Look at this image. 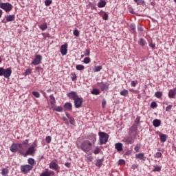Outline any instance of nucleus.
<instances>
[{
    "mask_svg": "<svg viewBox=\"0 0 176 176\" xmlns=\"http://www.w3.org/2000/svg\"><path fill=\"white\" fill-rule=\"evenodd\" d=\"M99 140L100 142V145H104L108 142V139L109 138V135L105 132H99Z\"/></svg>",
    "mask_w": 176,
    "mask_h": 176,
    "instance_id": "39448f33",
    "label": "nucleus"
},
{
    "mask_svg": "<svg viewBox=\"0 0 176 176\" xmlns=\"http://www.w3.org/2000/svg\"><path fill=\"white\" fill-rule=\"evenodd\" d=\"M100 148L96 146L93 152L94 155H98V153H100Z\"/></svg>",
    "mask_w": 176,
    "mask_h": 176,
    "instance_id": "4c0bfd02",
    "label": "nucleus"
},
{
    "mask_svg": "<svg viewBox=\"0 0 176 176\" xmlns=\"http://www.w3.org/2000/svg\"><path fill=\"white\" fill-rule=\"evenodd\" d=\"M50 102L51 107H54V105H56V98H54L53 95L50 96Z\"/></svg>",
    "mask_w": 176,
    "mask_h": 176,
    "instance_id": "412c9836",
    "label": "nucleus"
},
{
    "mask_svg": "<svg viewBox=\"0 0 176 176\" xmlns=\"http://www.w3.org/2000/svg\"><path fill=\"white\" fill-rule=\"evenodd\" d=\"M31 170H32V167L30 166V165H28V164L21 166V173H23V174H27V173H30V171H31Z\"/></svg>",
    "mask_w": 176,
    "mask_h": 176,
    "instance_id": "6e6552de",
    "label": "nucleus"
},
{
    "mask_svg": "<svg viewBox=\"0 0 176 176\" xmlns=\"http://www.w3.org/2000/svg\"><path fill=\"white\" fill-rule=\"evenodd\" d=\"M129 28H131L132 30V31H135V24L131 23L129 25Z\"/></svg>",
    "mask_w": 176,
    "mask_h": 176,
    "instance_id": "3c124183",
    "label": "nucleus"
},
{
    "mask_svg": "<svg viewBox=\"0 0 176 176\" xmlns=\"http://www.w3.org/2000/svg\"><path fill=\"white\" fill-rule=\"evenodd\" d=\"M162 124V121L160 120L155 119L153 121V126L154 127H159Z\"/></svg>",
    "mask_w": 176,
    "mask_h": 176,
    "instance_id": "4be33fe9",
    "label": "nucleus"
},
{
    "mask_svg": "<svg viewBox=\"0 0 176 176\" xmlns=\"http://www.w3.org/2000/svg\"><path fill=\"white\" fill-rule=\"evenodd\" d=\"M160 140L161 142H166V141H167V135L166 134L160 135Z\"/></svg>",
    "mask_w": 176,
    "mask_h": 176,
    "instance_id": "cd10ccee",
    "label": "nucleus"
},
{
    "mask_svg": "<svg viewBox=\"0 0 176 176\" xmlns=\"http://www.w3.org/2000/svg\"><path fill=\"white\" fill-rule=\"evenodd\" d=\"M138 31H140V32H142V31H144V28H142V27L139 26L138 27Z\"/></svg>",
    "mask_w": 176,
    "mask_h": 176,
    "instance_id": "680f3d73",
    "label": "nucleus"
},
{
    "mask_svg": "<svg viewBox=\"0 0 176 176\" xmlns=\"http://www.w3.org/2000/svg\"><path fill=\"white\" fill-rule=\"evenodd\" d=\"M52 174H54L53 170H49V169H45V171L43 172L40 176H50Z\"/></svg>",
    "mask_w": 176,
    "mask_h": 176,
    "instance_id": "2eb2a0df",
    "label": "nucleus"
},
{
    "mask_svg": "<svg viewBox=\"0 0 176 176\" xmlns=\"http://www.w3.org/2000/svg\"><path fill=\"white\" fill-rule=\"evenodd\" d=\"M85 56H90V50H86L84 52Z\"/></svg>",
    "mask_w": 176,
    "mask_h": 176,
    "instance_id": "13d9d810",
    "label": "nucleus"
},
{
    "mask_svg": "<svg viewBox=\"0 0 176 176\" xmlns=\"http://www.w3.org/2000/svg\"><path fill=\"white\" fill-rule=\"evenodd\" d=\"M73 34L74 35V36H79V34H80V32H79V30L78 29H75L73 32Z\"/></svg>",
    "mask_w": 176,
    "mask_h": 176,
    "instance_id": "a19ab883",
    "label": "nucleus"
},
{
    "mask_svg": "<svg viewBox=\"0 0 176 176\" xmlns=\"http://www.w3.org/2000/svg\"><path fill=\"white\" fill-rule=\"evenodd\" d=\"M92 145L93 144H91L90 141L85 140L81 143L80 146V149H81L85 153H87V152H90L91 151Z\"/></svg>",
    "mask_w": 176,
    "mask_h": 176,
    "instance_id": "7ed1b4c3",
    "label": "nucleus"
},
{
    "mask_svg": "<svg viewBox=\"0 0 176 176\" xmlns=\"http://www.w3.org/2000/svg\"><path fill=\"white\" fill-rule=\"evenodd\" d=\"M28 162L30 164L29 166L32 167V168H34V166H35V160L33 158H29L28 160Z\"/></svg>",
    "mask_w": 176,
    "mask_h": 176,
    "instance_id": "bb28decb",
    "label": "nucleus"
},
{
    "mask_svg": "<svg viewBox=\"0 0 176 176\" xmlns=\"http://www.w3.org/2000/svg\"><path fill=\"white\" fill-rule=\"evenodd\" d=\"M0 8L5 10L6 13H9L13 9V6L10 3H0Z\"/></svg>",
    "mask_w": 176,
    "mask_h": 176,
    "instance_id": "423d86ee",
    "label": "nucleus"
},
{
    "mask_svg": "<svg viewBox=\"0 0 176 176\" xmlns=\"http://www.w3.org/2000/svg\"><path fill=\"white\" fill-rule=\"evenodd\" d=\"M157 107V103L156 102H152L151 104V108H156Z\"/></svg>",
    "mask_w": 176,
    "mask_h": 176,
    "instance_id": "603ef678",
    "label": "nucleus"
},
{
    "mask_svg": "<svg viewBox=\"0 0 176 176\" xmlns=\"http://www.w3.org/2000/svg\"><path fill=\"white\" fill-rule=\"evenodd\" d=\"M42 61V56L41 55H36L34 56V60L31 63L33 65H39Z\"/></svg>",
    "mask_w": 176,
    "mask_h": 176,
    "instance_id": "1a4fd4ad",
    "label": "nucleus"
},
{
    "mask_svg": "<svg viewBox=\"0 0 176 176\" xmlns=\"http://www.w3.org/2000/svg\"><path fill=\"white\" fill-rule=\"evenodd\" d=\"M102 69V66H96L95 67L94 72H100Z\"/></svg>",
    "mask_w": 176,
    "mask_h": 176,
    "instance_id": "ea45409f",
    "label": "nucleus"
},
{
    "mask_svg": "<svg viewBox=\"0 0 176 176\" xmlns=\"http://www.w3.org/2000/svg\"><path fill=\"white\" fill-rule=\"evenodd\" d=\"M66 116H67V118H68L69 120L71 118H72V117L69 113H67V114H66Z\"/></svg>",
    "mask_w": 176,
    "mask_h": 176,
    "instance_id": "338daca9",
    "label": "nucleus"
},
{
    "mask_svg": "<svg viewBox=\"0 0 176 176\" xmlns=\"http://www.w3.org/2000/svg\"><path fill=\"white\" fill-rule=\"evenodd\" d=\"M32 70L31 69H27L25 72V76L31 75Z\"/></svg>",
    "mask_w": 176,
    "mask_h": 176,
    "instance_id": "58836bf2",
    "label": "nucleus"
},
{
    "mask_svg": "<svg viewBox=\"0 0 176 176\" xmlns=\"http://www.w3.org/2000/svg\"><path fill=\"white\" fill-rule=\"evenodd\" d=\"M105 105H107V100H105V99H103L102 101V108H105Z\"/></svg>",
    "mask_w": 176,
    "mask_h": 176,
    "instance_id": "6e6d98bb",
    "label": "nucleus"
},
{
    "mask_svg": "<svg viewBox=\"0 0 176 176\" xmlns=\"http://www.w3.org/2000/svg\"><path fill=\"white\" fill-rule=\"evenodd\" d=\"M49 168H51V170H54L55 171H57L59 168L58 164L54 162L50 163Z\"/></svg>",
    "mask_w": 176,
    "mask_h": 176,
    "instance_id": "4468645a",
    "label": "nucleus"
},
{
    "mask_svg": "<svg viewBox=\"0 0 176 176\" xmlns=\"http://www.w3.org/2000/svg\"><path fill=\"white\" fill-rule=\"evenodd\" d=\"M107 5V1L104 0H100V1L98 3V8H105Z\"/></svg>",
    "mask_w": 176,
    "mask_h": 176,
    "instance_id": "a878e982",
    "label": "nucleus"
},
{
    "mask_svg": "<svg viewBox=\"0 0 176 176\" xmlns=\"http://www.w3.org/2000/svg\"><path fill=\"white\" fill-rule=\"evenodd\" d=\"M39 28L41 29L42 31H45V30H47V23H43L39 26Z\"/></svg>",
    "mask_w": 176,
    "mask_h": 176,
    "instance_id": "7c9ffc66",
    "label": "nucleus"
},
{
    "mask_svg": "<svg viewBox=\"0 0 176 176\" xmlns=\"http://www.w3.org/2000/svg\"><path fill=\"white\" fill-rule=\"evenodd\" d=\"M53 1L52 0H45V6H50L51 3H52Z\"/></svg>",
    "mask_w": 176,
    "mask_h": 176,
    "instance_id": "37998d69",
    "label": "nucleus"
},
{
    "mask_svg": "<svg viewBox=\"0 0 176 176\" xmlns=\"http://www.w3.org/2000/svg\"><path fill=\"white\" fill-rule=\"evenodd\" d=\"M91 94H94L95 96H98V94H100V90L97 89H94L91 91Z\"/></svg>",
    "mask_w": 176,
    "mask_h": 176,
    "instance_id": "c9c22d12",
    "label": "nucleus"
},
{
    "mask_svg": "<svg viewBox=\"0 0 176 176\" xmlns=\"http://www.w3.org/2000/svg\"><path fill=\"white\" fill-rule=\"evenodd\" d=\"M88 138H89V140H90V141H91L92 144H96V141H97V137H96V134L91 133L88 136Z\"/></svg>",
    "mask_w": 176,
    "mask_h": 176,
    "instance_id": "dca6fc26",
    "label": "nucleus"
},
{
    "mask_svg": "<svg viewBox=\"0 0 176 176\" xmlns=\"http://www.w3.org/2000/svg\"><path fill=\"white\" fill-rule=\"evenodd\" d=\"M76 69H77V71H83V69H85V66L82 65H77L76 66Z\"/></svg>",
    "mask_w": 176,
    "mask_h": 176,
    "instance_id": "473e14b6",
    "label": "nucleus"
},
{
    "mask_svg": "<svg viewBox=\"0 0 176 176\" xmlns=\"http://www.w3.org/2000/svg\"><path fill=\"white\" fill-rule=\"evenodd\" d=\"M120 96H124L126 97L129 94V91L127 89H124L120 92Z\"/></svg>",
    "mask_w": 176,
    "mask_h": 176,
    "instance_id": "72a5a7b5",
    "label": "nucleus"
},
{
    "mask_svg": "<svg viewBox=\"0 0 176 176\" xmlns=\"http://www.w3.org/2000/svg\"><path fill=\"white\" fill-rule=\"evenodd\" d=\"M149 46H150V47H152V49H155V47H156V45H155V43H151L149 44Z\"/></svg>",
    "mask_w": 176,
    "mask_h": 176,
    "instance_id": "052dcab7",
    "label": "nucleus"
},
{
    "mask_svg": "<svg viewBox=\"0 0 176 176\" xmlns=\"http://www.w3.org/2000/svg\"><path fill=\"white\" fill-rule=\"evenodd\" d=\"M134 150L135 151V152H138L140 151V147L138 146V145H136L135 146Z\"/></svg>",
    "mask_w": 176,
    "mask_h": 176,
    "instance_id": "e2e57ef3",
    "label": "nucleus"
},
{
    "mask_svg": "<svg viewBox=\"0 0 176 176\" xmlns=\"http://www.w3.org/2000/svg\"><path fill=\"white\" fill-rule=\"evenodd\" d=\"M137 85H138V81H137V80L131 81V85L132 86V87H135V86H137Z\"/></svg>",
    "mask_w": 176,
    "mask_h": 176,
    "instance_id": "de8ad7c7",
    "label": "nucleus"
},
{
    "mask_svg": "<svg viewBox=\"0 0 176 176\" xmlns=\"http://www.w3.org/2000/svg\"><path fill=\"white\" fill-rule=\"evenodd\" d=\"M15 19H16V16H14V14L8 15L6 17V20L7 22L14 21Z\"/></svg>",
    "mask_w": 176,
    "mask_h": 176,
    "instance_id": "b1692460",
    "label": "nucleus"
},
{
    "mask_svg": "<svg viewBox=\"0 0 176 176\" xmlns=\"http://www.w3.org/2000/svg\"><path fill=\"white\" fill-rule=\"evenodd\" d=\"M151 6H155V1H151Z\"/></svg>",
    "mask_w": 176,
    "mask_h": 176,
    "instance_id": "774afa93",
    "label": "nucleus"
},
{
    "mask_svg": "<svg viewBox=\"0 0 176 176\" xmlns=\"http://www.w3.org/2000/svg\"><path fill=\"white\" fill-rule=\"evenodd\" d=\"M60 53L62 56H67V53H68V44L65 43L60 46Z\"/></svg>",
    "mask_w": 176,
    "mask_h": 176,
    "instance_id": "9d476101",
    "label": "nucleus"
},
{
    "mask_svg": "<svg viewBox=\"0 0 176 176\" xmlns=\"http://www.w3.org/2000/svg\"><path fill=\"white\" fill-rule=\"evenodd\" d=\"M122 141L126 145H130L131 144H134V138L131 136L124 138Z\"/></svg>",
    "mask_w": 176,
    "mask_h": 176,
    "instance_id": "f8f14e48",
    "label": "nucleus"
},
{
    "mask_svg": "<svg viewBox=\"0 0 176 176\" xmlns=\"http://www.w3.org/2000/svg\"><path fill=\"white\" fill-rule=\"evenodd\" d=\"M71 79L72 82H75V80H76V74L75 73L72 74Z\"/></svg>",
    "mask_w": 176,
    "mask_h": 176,
    "instance_id": "09e8293b",
    "label": "nucleus"
},
{
    "mask_svg": "<svg viewBox=\"0 0 176 176\" xmlns=\"http://www.w3.org/2000/svg\"><path fill=\"white\" fill-rule=\"evenodd\" d=\"M29 142L30 140L28 139V144L26 145V147H23V149H25V151H23L22 156H24V157L28 155L34 156V155H35V152H36V147L38 146V144L36 143V142H34L30 147L28 148Z\"/></svg>",
    "mask_w": 176,
    "mask_h": 176,
    "instance_id": "f03ea898",
    "label": "nucleus"
},
{
    "mask_svg": "<svg viewBox=\"0 0 176 176\" xmlns=\"http://www.w3.org/2000/svg\"><path fill=\"white\" fill-rule=\"evenodd\" d=\"M12 75V67L4 69L0 67V76H3L6 79H9Z\"/></svg>",
    "mask_w": 176,
    "mask_h": 176,
    "instance_id": "20e7f679",
    "label": "nucleus"
},
{
    "mask_svg": "<svg viewBox=\"0 0 176 176\" xmlns=\"http://www.w3.org/2000/svg\"><path fill=\"white\" fill-rule=\"evenodd\" d=\"M70 124H72L73 126H75V119L74 118H72L69 119Z\"/></svg>",
    "mask_w": 176,
    "mask_h": 176,
    "instance_id": "864d4df0",
    "label": "nucleus"
},
{
    "mask_svg": "<svg viewBox=\"0 0 176 176\" xmlns=\"http://www.w3.org/2000/svg\"><path fill=\"white\" fill-rule=\"evenodd\" d=\"M109 89V82L102 83L100 86V89L102 91H104V90H108Z\"/></svg>",
    "mask_w": 176,
    "mask_h": 176,
    "instance_id": "f3484780",
    "label": "nucleus"
},
{
    "mask_svg": "<svg viewBox=\"0 0 176 176\" xmlns=\"http://www.w3.org/2000/svg\"><path fill=\"white\" fill-rule=\"evenodd\" d=\"M171 108H173V105L169 104L168 106H167L166 107V112H170V111H171Z\"/></svg>",
    "mask_w": 176,
    "mask_h": 176,
    "instance_id": "5fc2aeb1",
    "label": "nucleus"
},
{
    "mask_svg": "<svg viewBox=\"0 0 176 176\" xmlns=\"http://www.w3.org/2000/svg\"><path fill=\"white\" fill-rule=\"evenodd\" d=\"M9 174V169L8 168H3L1 170V175L6 176Z\"/></svg>",
    "mask_w": 176,
    "mask_h": 176,
    "instance_id": "c756f323",
    "label": "nucleus"
},
{
    "mask_svg": "<svg viewBox=\"0 0 176 176\" xmlns=\"http://www.w3.org/2000/svg\"><path fill=\"white\" fill-rule=\"evenodd\" d=\"M137 5H145V1L144 0H133Z\"/></svg>",
    "mask_w": 176,
    "mask_h": 176,
    "instance_id": "f704fd0d",
    "label": "nucleus"
},
{
    "mask_svg": "<svg viewBox=\"0 0 176 176\" xmlns=\"http://www.w3.org/2000/svg\"><path fill=\"white\" fill-rule=\"evenodd\" d=\"M108 17H109L108 14L104 13V14H103V16H102L103 20H108Z\"/></svg>",
    "mask_w": 176,
    "mask_h": 176,
    "instance_id": "4d7b16f0",
    "label": "nucleus"
},
{
    "mask_svg": "<svg viewBox=\"0 0 176 176\" xmlns=\"http://www.w3.org/2000/svg\"><path fill=\"white\" fill-rule=\"evenodd\" d=\"M87 162H93V157L92 156L87 157Z\"/></svg>",
    "mask_w": 176,
    "mask_h": 176,
    "instance_id": "bf43d9fd",
    "label": "nucleus"
},
{
    "mask_svg": "<svg viewBox=\"0 0 176 176\" xmlns=\"http://www.w3.org/2000/svg\"><path fill=\"white\" fill-rule=\"evenodd\" d=\"M74 104L75 108H81L83 105V98L78 97L76 100H74Z\"/></svg>",
    "mask_w": 176,
    "mask_h": 176,
    "instance_id": "0eeeda50",
    "label": "nucleus"
},
{
    "mask_svg": "<svg viewBox=\"0 0 176 176\" xmlns=\"http://www.w3.org/2000/svg\"><path fill=\"white\" fill-rule=\"evenodd\" d=\"M103 162H104V160H96V167H98L99 168H100V167L102 166Z\"/></svg>",
    "mask_w": 176,
    "mask_h": 176,
    "instance_id": "c85d7f7f",
    "label": "nucleus"
},
{
    "mask_svg": "<svg viewBox=\"0 0 176 176\" xmlns=\"http://www.w3.org/2000/svg\"><path fill=\"white\" fill-rule=\"evenodd\" d=\"M45 141L47 144H50V142H52V136H47L45 138Z\"/></svg>",
    "mask_w": 176,
    "mask_h": 176,
    "instance_id": "c03bdc74",
    "label": "nucleus"
},
{
    "mask_svg": "<svg viewBox=\"0 0 176 176\" xmlns=\"http://www.w3.org/2000/svg\"><path fill=\"white\" fill-rule=\"evenodd\" d=\"M115 148L118 152H122L123 151V144L122 143H116Z\"/></svg>",
    "mask_w": 176,
    "mask_h": 176,
    "instance_id": "a211bd4d",
    "label": "nucleus"
},
{
    "mask_svg": "<svg viewBox=\"0 0 176 176\" xmlns=\"http://www.w3.org/2000/svg\"><path fill=\"white\" fill-rule=\"evenodd\" d=\"M162 153L157 152L155 153V157H156L157 159H160V157H162Z\"/></svg>",
    "mask_w": 176,
    "mask_h": 176,
    "instance_id": "8fccbe9b",
    "label": "nucleus"
},
{
    "mask_svg": "<svg viewBox=\"0 0 176 176\" xmlns=\"http://www.w3.org/2000/svg\"><path fill=\"white\" fill-rule=\"evenodd\" d=\"M67 97L70 98V100H73L74 101L76 100L79 96L78 95V93L76 91H71L67 94Z\"/></svg>",
    "mask_w": 176,
    "mask_h": 176,
    "instance_id": "9b49d317",
    "label": "nucleus"
},
{
    "mask_svg": "<svg viewBox=\"0 0 176 176\" xmlns=\"http://www.w3.org/2000/svg\"><path fill=\"white\" fill-rule=\"evenodd\" d=\"M155 96L157 98H162V97H163V92L157 91L155 93Z\"/></svg>",
    "mask_w": 176,
    "mask_h": 176,
    "instance_id": "2f4dec72",
    "label": "nucleus"
},
{
    "mask_svg": "<svg viewBox=\"0 0 176 176\" xmlns=\"http://www.w3.org/2000/svg\"><path fill=\"white\" fill-rule=\"evenodd\" d=\"M135 157H136V159H140V160H143V161L146 160V157H145V155L142 153L136 154Z\"/></svg>",
    "mask_w": 176,
    "mask_h": 176,
    "instance_id": "aec40b11",
    "label": "nucleus"
},
{
    "mask_svg": "<svg viewBox=\"0 0 176 176\" xmlns=\"http://www.w3.org/2000/svg\"><path fill=\"white\" fill-rule=\"evenodd\" d=\"M64 109H65V111H72V103L66 102L64 104Z\"/></svg>",
    "mask_w": 176,
    "mask_h": 176,
    "instance_id": "6ab92c4d",
    "label": "nucleus"
},
{
    "mask_svg": "<svg viewBox=\"0 0 176 176\" xmlns=\"http://www.w3.org/2000/svg\"><path fill=\"white\" fill-rule=\"evenodd\" d=\"M32 94L36 97V98H39V97H41V94L38 91H33Z\"/></svg>",
    "mask_w": 176,
    "mask_h": 176,
    "instance_id": "79ce46f5",
    "label": "nucleus"
},
{
    "mask_svg": "<svg viewBox=\"0 0 176 176\" xmlns=\"http://www.w3.org/2000/svg\"><path fill=\"white\" fill-rule=\"evenodd\" d=\"M138 168V165H137V164L132 165L133 170H135V168Z\"/></svg>",
    "mask_w": 176,
    "mask_h": 176,
    "instance_id": "69168bd1",
    "label": "nucleus"
},
{
    "mask_svg": "<svg viewBox=\"0 0 176 176\" xmlns=\"http://www.w3.org/2000/svg\"><path fill=\"white\" fill-rule=\"evenodd\" d=\"M91 61V59L89 57H86L84 58V63L85 64H89Z\"/></svg>",
    "mask_w": 176,
    "mask_h": 176,
    "instance_id": "a18cd8bd",
    "label": "nucleus"
},
{
    "mask_svg": "<svg viewBox=\"0 0 176 176\" xmlns=\"http://www.w3.org/2000/svg\"><path fill=\"white\" fill-rule=\"evenodd\" d=\"M28 142V139L25 140L22 143H14L10 146V151H11L13 153L19 152L21 155H23V151H25L24 148L27 147Z\"/></svg>",
    "mask_w": 176,
    "mask_h": 176,
    "instance_id": "f257e3e1",
    "label": "nucleus"
},
{
    "mask_svg": "<svg viewBox=\"0 0 176 176\" xmlns=\"http://www.w3.org/2000/svg\"><path fill=\"white\" fill-rule=\"evenodd\" d=\"M138 42V45H140V46H142V47H144V46L146 45V40L142 38H140Z\"/></svg>",
    "mask_w": 176,
    "mask_h": 176,
    "instance_id": "5701e85b",
    "label": "nucleus"
},
{
    "mask_svg": "<svg viewBox=\"0 0 176 176\" xmlns=\"http://www.w3.org/2000/svg\"><path fill=\"white\" fill-rule=\"evenodd\" d=\"M176 96V87L169 90L168 97L169 98H175Z\"/></svg>",
    "mask_w": 176,
    "mask_h": 176,
    "instance_id": "ddd939ff",
    "label": "nucleus"
},
{
    "mask_svg": "<svg viewBox=\"0 0 176 176\" xmlns=\"http://www.w3.org/2000/svg\"><path fill=\"white\" fill-rule=\"evenodd\" d=\"M162 170V167H160V166H154V168L153 169V171L154 172V173H156V171H157V172H159V171H160Z\"/></svg>",
    "mask_w": 176,
    "mask_h": 176,
    "instance_id": "e433bc0d",
    "label": "nucleus"
},
{
    "mask_svg": "<svg viewBox=\"0 0 176 176\" xmlns=\"http://www.w3.org/2000/svg\"><path fill=\"white\" fill-rule=\"evenodd\" d=\"M119 166H124L126 164V162H124V160H120L118 161Z\"/></svg>",
    "mask_w": 176,
    "mask_h": 176,
    "instance_id": "49530a36",
    "label": "nucleus"
},
{
    "mask_svg": "<svg viewBox=\"0 0 176 176\" xmlns=\"http://www.w3.org/2000/svg\"><path fill=\"white\" fill-rule=\"evenodd\" d=\"M52 109L54 111H56V112H63V107H60V106H56V104H54V106L52 107Z\"/></svg>",
    "mask_w": 176,
    "mask_h": 176,
    "instance_id": "393cba45",
    "label": "nucleus"
},
{
    "mask_svg": "<svg viewBox=\"0 0 176 176\" xmlns=\"http://www.w3.org/2000/svg\"><path fill=\"white\" fill-rule=\"evenodd\" d=\"M65 166L66 167H67L68 168H69V167H71V163L67 162V163L65 164Z\"/></svg>",
    "mask_w": 176,
    "mask_h": 176,
    "instance_id": "0e129e2a",
    "label": "nucleus"
}]
</instances>
